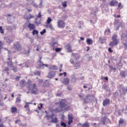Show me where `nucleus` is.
<instances>
[{
    "label": "nucleus",
    "instance_id": "c756f323",
    "mask_svg": "<svg viewBox=\"0 0 127 127\" xmlns=\"http://www.w3.org/2000/svg\"><path fill=\"white\" fill-rule=\"evenodd\" d=\"M120 75L122 76V77H123V78H125L126 77V71L122 70L120 72Z\"/></svg>",
    "mask_w": 127,
    "mask_h": 127
},
{
    "label": "nucleus",
    "instance_id": "58836bf2",
    "mask_svg": "<svg viewBox=\"0 0 127 127\" xmlns=\"http://www.w3.org/2000/svg\"><path fill=\"white\" fill-rule=\"evenodd\" d=\"M51 21H52V19H51V18L50 17H48L47 20V24H50V22H51Z\"/></svg>",
    "mask_w": 127,
    "mask_h": 127
},
{
    "label": "nucleus",
    "instance_id": "bf43d9fd",
    "mask_svg": "<svg viewBox=\"0 0 127 127\" xmlns=\"http://www.w3.org/2000/svg\"><path fill=\"white\" fill-rule=\"evenodd\" d=\"M69 62H70L71 64H74V60H70Z\"/></svg>",
    "mask_w": 127,
    "mask_h": 127
},
{
    "label": "nucleus",
    "instance_id": "cd10ccee",
    "mask_svg": "<svg viewBox=\"0 0 127 127\" xmlns=\"http://www.w3.org/2000/svg\"><path fill=\"white\" fill-rule=\"evenodd\" d=\"M24 108H25V109H27L29 112V111H30V108H29V104H28V102L26 103V104L24 105Z\"/></svg>",
    "mask_w": 127,
    "mask_h": 127
},
{
    "label": "nucleus",
    "instance_id": "f8f14e48",
    "mask_svg": "<svg viewBox=\"0 0 127 127\" xmlns=\"http://www.w3.org/2000/svg\"><path fill=\"white\" fill-rule=\"evenodd\" d=\"M23 17L26 20H30L31 18H34V16L32 15L31 14H29L28 15H24Z\"/></svg>",
    "mask_w": 127,
    "mask_h": 127
},
{
    "label": "nucleus",
    "instance_id": "7ed1b4c3",
    "mask_svg": "<svg viewBox=\"0 0 127 127\" xmlns=\"http://www.w3.org/2000/svg\"><path fill=\"white\" fill-rule=\"evenodd\" d=\"M121 39L124 45L125 50H127V34L123 33L121 36Z\"/></svg>",
    "mask_w": 127,
    "mask_h": 127
},
{
    "label": "nucleus",
    "instance_id": "37998d69",
    "mask_svg": "<svg viewBox=\"0 0 127 127\" xmlns=\"http://www.w3.org/2000/svg\"><path fill=\"white\" fill-rule=\"evenodd\" d=\"M46 33V29H44L42 31L40 32V34H41V35H43V34H44V33Z\"/></svg>",
    "mask_w": 127,
    "mask_h": 127
},
{
    "label": "nucleus",
    "instance_id": "412c9836",
    "mask_svg": "<svg viewBox=\"0 0 127 127\" xmlns=\"http://www.w3.org/2000/svg\"><path fill=\"white\" fill-rule=\"evenodd\" d=\"M103 106H108V105H110V100L109 99H105L103 102Z\"/></svg>",
    "mask_w": 127,
    "mask_h": 127
},
{
    "label": "nucleus",
    "instance_id": "20e7f679",
    "mask_svg": "<svg viewBox=\"0 0 127 127\" xmlns=\"http://www.w3.org/2000/svg\"><path fill=\"white\" fill-rule=\"evenodd\" d=\"M30 91H31L32 94H34V95H37V93H38V89L35 83L33 84V86H32Z\"/></svg>",
    "mask_w": 127,
    "mask_h": 127
},
{
    "label": "nucleus",
    "instance_id": "6ab92c4d",
    "mask_svg": "<svg viewBox=\"0 0 127 127\" xmlns=\"http://www.w3.org/2000/svg\"><path fill=\"white\" fill-rule=\"evenodd\" d=\"M65 47L68 51V52H72V47H71V45L70 44H67Z\"/></svg>",
    "mask_w": 127,
    "mask_h": 127
},
{
    "label": "nucleus",
    "instance_id": "864d4df0",
    "mask_svg": "<svg viewBox=\"0 0 127 127\" xmlns=\"http://www.w3.org/2000/svg\"><path fill=\"white\" fill-rule=\"evenodd\" d=\"M13 71L14 72H17V67H13V68L12 69Z\"/></svg>",
    "mask_w": 127,
    "mask_h": 127
},
{
    "label": "nucleus",
    "instance_id": "2eb2a0df",
    "mask_svg": "<svg viewBox=\"0 0 127 127\" xmlns=\"http://www.w3.org/2000/svg\"><path fill=\"white\" fill-rule=\"evenodd\" d=\"M55 75H56V71H51L49 73L48 76L49 78L52 79L53 77H55Z\"/></svg>",
    "mask_w": 127,
    "mask_h": 127
},
{
    "label": "nucleus",
    "instance_id": "c9c22d12",
    "mask_svg": "<svg viewBox=\"0 0 127 127\" xmlns=\"http://www.w3.org/2000/svg\"><path fill=\"white\" fill-rule=\"evenodd\" d=\"M0 33H1V34H4V30L2 29V26H0Z\"/></svg>",
    "mask_w": 127,
    "mask_h": 127
},
{
    "label": "nucleus",
    "instance_id": "4468645a",
    "mask_svg": "<svg viewBox=\"0 0 127 127\" xmlns=\"http://www.w3.org/2000/svg\"><path fill=\"white\" fill-rule=\"evenodd\" d=\"M28 27L30 29V30H34V29H35V28H36L35 24L30 23L28 24Z\"/></svg>",
    "mask_w": 127,
    "mask_h": 127
},
{
    "label": "nucleus",
    "instance_id": "5701e85b",
    "mask_svg": "<svg viewBox=\"0 0 127 127\" xmlns=\"http://www.w3.org/2000/svg\"><path fill=\"white\" fill-rule=\"evenodd\" d=\"M86 43L88 45H91V44H93V40L90 38L87 39L86 40Z\"/></svg>",
    "mask_w": 127,
    "mask_h": 127
},
{
    "label": "nucleus",
    "instance_id": "774afa93",
    "mask_svg": "<svg viewBox=\"0 0 127 127\" xmlns=\"http://www.w3.org/2000/svg\"><path fill=\"white\" fill-rule=\"evenodd\" d=\"M28 12H30V11H32V9H28Z\"/></svg>",
    "mask_w": 127,
    "mask_h": 127
},
{
    "label": "nucleus",
    "instance_id": "79ce46f5",
    "mask_svg": "<svg viewBox=\"0 0 127 127\" xmlns=\"http://www.w3.org/2000/svg\"><path fill=\"white\" fill-rule=\"evenodd\" d=\"M119 126H121V125H123V124H124V120H123V119H121L119 121Z\"/></svg>",
    "mask_w": 127,
    "mask_h": 127
},
{
    "label": "nucleus",
    "instance_id": "338daca9",
    "mask_svg": "<svg viewBox=\"0 0 127 127\" xmlns=\"http://www.w3.org/2000/svg\"><path fill=\"white\" fill-rule=\"evenodd\" d=\"M39 83H42L43 82V80L42 79H39Z\"/></svg>",
    "mask_w": 127,
    "mask_h": 127
},
{
    "label": "nucleus",
    "instance_id": "9b49d317",
    "mask_svg": "<svg viewBox=\"0 0 127 127\" xmlns=\"http://www.w3.org/2000/svg\"><path fill=\"white\" fill-rule=\"evenodd\" d=\"M71 57H73L75 60H79L80 59V56L78 53H72L71 54Z\"/></svg>",
    "mask_w": 127,
    "mask_h": 127
},
{
    "label": "nucleus",
    "instance_id": "13d9d810",
    "mask_svg": "<svg viewBox=\"0 0 127 127\" xmlns=\"http://www.w3.org/2000/svg\"><path fill=\"white\" fill-rule=\"evenodd\" d=\"M108 51H109V52H113V50H112V49L111 48H109V49H108Z\"/></svg>",
    "mask_w": 127,
    "mask_h": 127
},
{
    "label": "nucleus",
    "instance_id": "c85d7f7f",
    "mask_svg": "<svg viewBox=\"0 0 127 127\" xmlns=\"http://www.w3.org/2000/svg\"><path fill=\"white\" fill-rule=\"evenodd\" d=\"M6 30H7V31H8V32H12V27H11V26H7L6 27Z\"/></svg>",
    "mask_w": 127,
    "mask_h": 127
},
{
    "label": "nucleus",
    "instance_id": "c03bdc74",
    "mask_svg": "<svg viewBox=\"0 0 127 127\" xmlns=\"http://www.w3.org/2000/svg\"><path fill=\"white\" fill-rule=\"evenodd\" d=\"M74 67H80V64L79 63V62H77L75 64V66Z\"/></svg>",
    "mask_w": 127,
    "mask_h": 127
},
{
    "label": "nucleus",
    "instance_id": "a19ab883",
    "mask_svg": "<svg viewBox=\"0 0 127 127\" xmlns=\"http://www.w3.org/2000/svg\"><path fill=\"white\" fill-rule=\"evenodd\" d=\"M47 27H49L51 29H53V27L52 26V24H47Z\"/></svg>",
    "mask_w": 127,
    "mask_h": 127
},
{
    "label": "nucleus",
    "instance_id": "a18cd8bd",
    "mask_svg": "<svg viewBox=\"0 0 127 127\" xmlns=\"http://www.w3.org/2000/svg\"><path fill=\"white\" fill-rule=\"evenodd\" d=\"M34 74L37 75L38 76H40V75H41V74L40 73V71H36V72H35Z\"/></svg>",
    "mask_w": 127,
    "mask_h": 127
},
{
    "label": "nucleus",
    "instance_id": "5fc2aeb1",
    "mask_svg": "<svg viewBox=\"0 0 127 127\" xmlns=\"http://www.w3.org/2000/svg\"><path fill=\"white\" fill-rule=\"evenodd\" d=\"M68 120H73V116L71 115L68 116Z\"/></svg>",
    "mask_w": 127,
    "mask_h": 127
},
{
    "label": "nucleus",
    "instance_id": "4c0bfd02",
    "mask_svg": "<svg viewBox=\"0 0 127 127\" xmlns=\"http://www.w3.org/2000/svg\"><path fill=\"white\" fill-rule=\"evenodd\" d=\"M62 4L63 6V7H67V1L63 2L62 3Z\"/></svg>",
    "mask_w": 127,
    "mask_h": 127
},
{
    "label": "nucleus",
    "instance_id": "69168bd1",
    "mask_svg": "<svg viewBox=\"0 0 127 127\" xmlns=\"http://www.w3.org/2000/svg\"><path fill=\"white\" fill-rule=\"evenodd\" d=\"M89 50H90V47H87V50L86 51H89Z\"/></svg>",
    "mask_w": 127,
    "mask_h": 127
},
{
    "label": "nucleus",
    "instance_id": "603ef678",
    "mask_svg": "<svg viewBox=\"0 0 127 127\" xmlns=\"http://www.w3.org/2000/svg\"><path fill=\"white\" fill-rule=\"evenodd\" d=\"M6 42L7 43H11V42H12V40L9 39H8L6 41Z\"/></svg>",
    "mask_w": 127,
    "mask_h": 127
},
{
    "label": "nucleus",
    "instance_id": "8fccbe9b",
    "mask_svg": "<svg viewBox=\"0 0 127 127\" xmlns=\"http://www.w3.org/2000/svg\"><path fill=\"white\" fill-rule=\"evenodd\" d=\"M51 68L52 69H54V70H57V66H56V65H52Z\"/></svg>",
    "mask_w": 127,
    "mask_h": 127
},
{
    "label": "nucleus",
    "instance_id": "f3484780",
    "mask_svg": "<svg viewBox=\"0 0 127 127\" xmlns=\"http://www.w3.org/2000/svg\"><path fill=\"white\" fill-rule=\"evenodd\" d=\"M10 112L12 114H16L17 113V108L15 107H12L10 109Z\"/></svg>",
    "mask_w": 127,
    "mask_h": 127
},
{
    "label": "nucleus",
    "instance_id": "680f3d73",
    "mask_svg": "<svg viewBox=\"0 0 127 127\" xmlns=\"http://www.w3.org/2000/svg\"><path fill=\"white\" fill-rule=\"evenodd\" d=\"M16 81H19V79H20V77L19 76H17L16 78H15Z\"/></svg>",
    "mask_w": 127,
    "mask_h": 127
},
{
    "label": "nucleus",
    "instance_id": "7c9ffc66",
    "mask_svg": "<svg viewBox=\"0 0 127 127\" xmlns=\"http://www.w3.org/2000/svg\"><path fill=\"white\" fill-rule=\"evenodd\" d=\"M21 102V99H20V98L17 97L16 99L15 104H19Z\"/></svg>",
    "mask_w": 127,
    "mask_h": 127
},
{
    "label": "nucleus",
    "instance_id": "dca6fc26",
    "mask_svg": "<svg viewBox=\"0 0 127 127\" xmlns=\"http://www.w3.org/2000/svg\"><path fill=\"white\" fill-rule=\"evenodd\" d=\"M7 60L9 61L7 62V64L8 66H12L13 64H12V58H10L9 57L7 59Z\"/></svg>",
    "mask_w": 127,
    "mask_h": 127
},
{
    "label": "nucleus",
    "instance_id": "0eeeda50",
    "mask_svg": "<svg viewBox=\"0 0 127 127\" xmlns=\"http://www.w3.org/2000/svg\"><path fill=\"white\" fill-rule=\"evenodd\" d=\"M13 47L17 51H21V50L22 49V48H21V45H20L19 42H17L16 44H14Z\"/></svg>",
    "mask_w": 127,
    "mask_h": 127
},
{
    "label": "nucleus",
    "instance_id": "e2e57ef3",
    "mask_svg": "<svg viewBox=\"0 0 127 127\" xmlns=\"http://www.w3.org/2000/svg\"><path fill=\"white\" fill-rule=\"evenodd\" d=\"M63 75H64V77H66V75H67V72H64L63 73Z\"/></svg>",
    "mask_w": 127,
    "mask_h": 127
},
{
    "label": "nucleus",
    "instance_id": "a211bd4d",
    "mask_svg": "<svg viewBox=\"0 0 127 127\" xmlns=\"http://www.w3.org/2000/svg\"><path fill=\"white\" fill-rule=\"evenodd\" d=\"M27 84L28 85L27 87L28 88V90L29 91H30L31 87H33V85H32V82L31 81V80H28L27 82Z\"/></svg>",
    "mask_w": 127,
    "mask_h": 127
},
{
    "label": "nucleus",
    "instance_id": "9d476101",
    "mask_svg": "<svg viewBox=\"0 0 127 127\" xmlns=\"http://www.w3.org/2000/svg\"><path fill=\"white\" fill-rule=\"evenodd\" d=\"M118 90L121 94H124V95H126V94H127V88L119 87L118 88Z\"/></svg>",
    "mask_w": 127,
    "mask_h": 127
},
{
    "label": "nucleus",
    "instance_id": "ddd939ff",
    "mask_svg": "<svg viewBox=\"0 0 127 127\" xmlns=\"http://www.w3.org/2000/svg\"><path fill=\"white\" fill-rule=\"evenodd\" d=\"M63 84L64 85H69V83H70V78H64V80L62 81Z\"/></svg>",
    "mask_w": 127,
    "mask_h": 127
},
{
    "label": "nucleus",
    "instance_id": "6e6552de",
    "mask_svg": "<svg viewBox=\"0 0 127 127\" xmlns=\"http://www.w3.org/2000/svg\"><path fill=\"white\" fill-rule=\"evenodd\" d=\"M53 117H54V114L52 115L51 116H48V118H51V122L53 124H57L58 123V118L57 117L53 118Z\"/></svg>",
    "mask_w": 127,
    "mask_h": 127
},
{
    "label": "nucleus",
    "instance_id": "de8ad7c7",
    "mask_svg": "<svg viewBox=\"0 0 127 127\" xmlns=\"http://www.w3.org/2000/svg\"><path fill=\"white\" fill-rule=\"evenodd\" d=\"M2 45H3V43L0 41V50L2 49Z\"/></svg>",
    "mask_w": 127,
    "mask_h": 127
},
{
    "label": "nucleus",
    "instance_id": "1a4fd4ad",
    "mask_svg": "<svg viewBox=\"0 0 127 127\" xmlns=\"http://www.w3.org/2000/svg\"><path fill=\"white\" fill-rule=\"evenodd\" d=\"M101 123L103 124V125H106L107 124H110L111 123V121L107 117H103L101 119Z\"/></svg>",
    "mask_w": 127,
    "mask_h": 127
},
{
    "label": "nucleus",
    "instance_id": "393cba45",
    "mask_svg": "<svg viewBox=\"0 0 127 127\" xmlns=\"http://www.w3.org/2000/svg\"><path fill=\"white\" fill-rule=\"evenodd\" d=\"M106 40H107L104 37H101L100 38V42H101V43H105V42H106Z\"/></svg>",
    "mask_w": 127,
    "mask_h": 127
},
{
    "label": "nucleus",
    "instance_id": "473e14b6",
    "mask_svg": "<svg viewBox=\"0 0 127 127\" xmlns=\"http://www.w3.org/2000/svg\"><path fill=\"white\" fill-rule=\"evenodd\" d=\"M124 8V6L122 4L121 2H119L118 5V9H122V8Z\"/></svg>",
    "mask_w": 127,
    "mask_h": 127
},
{
    "label": "nucleus",
    "instance_id": "a878e982",
    "mask_svg": "<svg viewBox=\"0 0 127 127\" xmlns=\"http://www.w3.org/2000/svg\"><path fill=\"white\" fill-rule=\"evenodd\" d=\"M111 33V30L110 29H107L104 32L105 35H109Z\"/></svg>",
    "mask_w": 127,
    "mask_h": 127
},
{
    "label": "nucleus",
    "instance_id": "49530a36",
    "mask_svg": "<svg viewBox=\"0 0 127 127\" xmlns=\"http://www.w3.org/2000/svg\"><path fill=\"white\" fill-rule=\"evenodd\" d=\"M40 106H38V109H39V110H41V109H42V108H43V105L42 103H40L39 104Z\"/></svg>",
    "mask_w": 127,
    "mask_h": 127
},
{
    "label": "nucleus",
    "instance_id": "ea45409f",
    "mask_svg": "<svg viewBox=\"0 0 127 127\" xmlns=\"http://www.w3.org/2000/svg\"><path fill=\"white\" fill-rule=\"evenodd\" d=\"M61 126L62 127H67V125H66V123L63 122V121H62L61 122Z\"/></svg>",
    "mask_w": 127,
    "mask_h": 127
},
{
    "label": "nucleus",
    "instance_id": "f257e3e1",
    "mask_svg": "<svg viewBox=\"0 0 127 127\" xmlns=\"http://www.w3.org/2000/svg\"><path fill=\"white\" fill-rule=\"evenodd\" d=\"M60 107L56 108L52 110L55 113H61L63 111H69L70 106L67 104V101L65 99H62L59 102Z\"/></svg>",
    "mask_w": 127,
    "mask_h": 127
},
{
    "label": "nucleus",
    "instance_id": "0e129e2a",
    "mask_svg": "<svg viewBox=\"0 0 127 127\" xmlns=\"http://www.w3.org/2000/svg\"><path fill=\"white\" fill-rule=\"evenodd\" d=\"M80 40L83 41L85 40V39L84 38V37H80Z\"/></svg>",
    "mask_w": 127,
    "mask_h": 127
},
{
    "label": "nucleus",
    "instance_id": "4be33fe9",
    "mask_svg": "<svg viewBox=\"0 0 127 127\" xmlns=\"http://www.w3.org/2000/svg\"><path fill=\"white\" fill-rule=\"evenodd\" d=\"M117 4H118V1H111L110 2V5L111 6H116V5H117Z\"/></svg>",
    "mask_w": 127,
    "mask_h": 127
},
{
    "label": "nucleus",
    "instance_id": "b1692460",
    "mask_svg": "<svg viewBox=\"0 0 127 127\" xmlns=\"http://www.w3.org/2000/svg\"><path fill=\"white\" fill-rule=\"evenodd\" d=\"M81 127H90V124L87 121L82 125Z\"/></svg>",
    "mask_w": 127,
    "mask_h": 127
},
{
    "label": "nucleus",
    "instance_id": "3c124183",
    "mask_svg": "<svg viewBox=\"0 0 127 127\" xmlns=\"http://www.w3.org/2000/svg\"><path fill=\"white\" fill-rule=\"evenodd\" d=\"M38 17L39 18L42 17V15H41V12H40L38 13Z\"/></svg>",
    "mask_w": 127,
    "mask_h": 127
},
{
    "label": "nucleus",
    "instance_id": "f704fd0d",
    "mask_svg": "<svg viewBox=\"0 0 127 127\" xmlns=\"http://www.w3.org/2000/svg\"><path fill=\"white\" fill-rule=\"evenodd\" d=\"M38 31L36 30L35 29H34V30L32 31V34L33 35H35V34H36L37 35H38Z\"/></svg>",
    "mask_w": 127,
    "mask_h": 127
},
{
    "label": "nucleus",
    "instance_id": "2f4dec72",
    "mask_svg": "<svg viewBox=\"0 0 127 127\" xmlns=\"http://www.w3.org/2000/svg\"><path fill=\"white\" fill-rule=\"evenodd\" d=\"M83 88L84 89H86L87 88L88 91H90V90H91V89H92V85H90V87H89V85H84Z\"/></svg>",
    "mask_w": 127,
    "mask_h": 127
},
{
    "label": "nucleus",
    "instance_id": "423d86ee",
    "mask_svg": "<svg viewBox=\"0 0 127 127\" xmlns=\"http://www.w3.org/2000/svg\"><path fill=\"white\" fill-rule=\"evenodd\" d=\"M58 27L59 28H64L65 27V22L63 20H59L57 22Z\"/></svg>",
    "mask_w": 127,
    "mask_h": 127
},
{
    "label": "nucleus",
    "instance_id": "f03ea898",
    "mask_svg": "<svg viewBox=\"0 0 127 127\" xmlns=\"http://www.w3.org/2000/svg\"><path fill=\"white\" fill-rule=\"evenodd\" d=\"M112 41L110 42L109 44L110 47H114V46H117L119 44V39H118V35L116 34H114L112 37Z\"/></svg>",
    "mask_w": 127,
    "mask_h": 127
},
{
    "label": "nucleus",
    "instance_id": "72a5a7b5",
    "mask_svg": "<svg viewBox=\"0 0 127 127\" xmlns=\"http://www.w3.org/2000/svg\"><path fill=\"white\" fill-rule=\"evenodd\" d=\"M91 99V96L88 95L86 96V98L84 99V103H88V102L86 101L87 100H90Z\"/></svg>",
    "mask_w": 127,
    "mask_h": 127
},
{
    "label": "nucleus",
    "instance_id": "09e8293b",
    "mask_svg": "<svg viewBox=\"0 0 127 127\" xmlns=\"http://www.w3.org/2000/svg\"><path fill=\"white\" fill-rule=\"evenodd\" d=\"M72 123H73V120H68V125H69V126H70Z\"/></svg>",
    "mask_w": 127,
    "mask_h": 127
},
{
    "label": "nucleus",
    "instance_id": "aec40b11",
    "mask_svg": "<svg viewBox=\"0 0 127 127\" xmlns=\"http://www.w3.org/2000/svg\"><path fill=\"white\" fill-rule=\"evenodd\" d=\"M26 85V82H25V80H21L20 82V86L22 88H23V87H25V85Z\"/></svg>",
    "mask_w": 127,
    "mask_h": 127
},
{
    "label": "nucleus",
    "instance_id": "4d7b16f0",
    "mask_svg": "<svg viewBox=\"0 0 127 127\" xmlns=\"http://www.w3.org/2000/svg\"><path fill=\"white\" fill-rule=\"evenodd\" d=\"M67 90L68 91H72V87H71L70 86H67Z\"/></svg>",
    "mask_w": 127,
    "mask_h": 127
},
{
    "label": "nucleus",
    "instance_id": "e433bc0d",
    "mask_svg": "<svg viewBox=\"0 0 127 127\" xmlns=\"http://www.w3.org/2000/svg\"><path fill=\"white\" fill-rule=\"evenodd\" d=\"M55 51L56 52H61L62 51V48H57L55 49Z\"/></svg>",
    "mask_w": 127,
    "mask_h": 127
},
{
    "label": "nucleus",
    "instance_id": "bb28decb",
    "mask_svg": "<svg viewBox=\"0 0 127 127\" xmlns=\"http://www.w3.org/2000/svg\"><path fill=\"white\" fill-rule=\"evenodd\" d=\"M57 44V43H56V42L52 43L50 44V47H51V48L53 49V50H55V45Z\"/></svg>",
    "mask_w": 127,
    "mask_h": 127
},
{
    "label": "nucleus",
    "instance_id": "6e6d98bb",
    "mask_svg": "<svg viewBox=\"0 0 127 127\" xmlns=\"http://www.w3.org/2000/svg\"><path fill=\"white\" fill-rule=\"evenodd\" d=\"M9 70V69L8 68V67H5L4 68V71H5L6 72H7Z\"/></svg>",
    "mask_w": 127,
    "mask_h": 127
},
{
    "label": "nucleus",
    "instance_id": "052dcab7",
    "mask_svg": "<svg viewBox=\"0 0 127 127\" xmlns=\"http://www.w3.org/2000/svg\"><path fill=\"white\" fill-rule=\"evenodd\" d=\"M15 123V124H18V123H20V120H16Z\"/></svg>",
    "mask_w": 127,
    "mask_h": 127
},
{
    "label": "nucleus",
    "instance_id": "39448f33",
    "mask_svg": "<svg viewBox=\"0 0 127 127\" xmlns=\"http://www.w3.org/2000/svg\"><path fill=\"white\" fill-rule=\"evenodd\" d=\"M118 24H119V21H115L114 25L116 28V30H119L120 27H125V23H124L123 22H121L120 23V26H118Z\"/></svg>",
    "mask_w": 127,
    "mask_h": 127
}]
</instances>
